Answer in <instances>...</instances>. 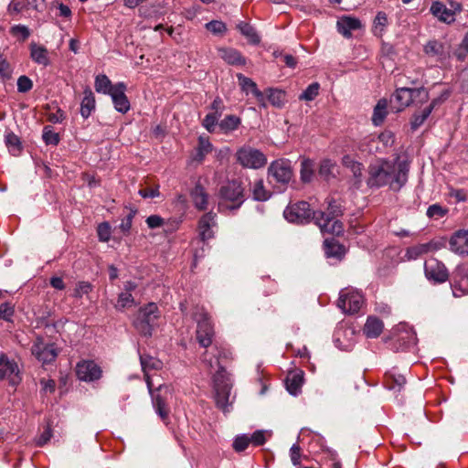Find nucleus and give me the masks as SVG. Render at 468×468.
I'll list each match as a JSON object with an SVG mask.
<instances>
[{
	"label": "nucleus",
	"instance_id": "f257e3e1",
	"mask_svg": "<svg viewBox=\"0 0 468 468\" xmlns=\"http://www.w3.org/2000/svg\"><path fill=\"white\" fill-rule=\"evenodd\" d=\"M409 170V163L399 157L393 161L378 159L368 166L367 184L376 188L388 186L393 191H399L408 181Z\"/></svg>",
	"mask_w": 468,
	"mask_h": 468
},
{
	"label": "nucleus",
	"instance_id": "f03ea898",
	"mask_svg": "<svg viewBox=\"0 0 468 468\" xmlns=\"http://www.w3.org/2000/svg\"><path fill=\"white\" fill-rule=\"evenodd\" d=\"M141 365L144 372V378L147 388L152 396V401L156 413L162 420H166L169 415V408L167 400L172 398V388L167 385H160L154 391L153 390V383L149 371L151 369H159L162 362L151 356H141Z\"/></svg>",
	"mask_w": 468,
	"mask_h": 468
},
{
	"label": "nucleus",
	"instance_id": "7ed1b4c3",
	"mask_svg": "<svg viewBox=\"0 0 468 468\" xmlns=\"http://www.w3.org/2000/svg\"><path fill=\"white\" fill-rule=\"evenodd\" d=\"M218 210H235L245 201V188L238 180L228 181L218 191Z\"/></svg>",
	"mask_w": 468,
	"mask_h": 468
},
{
	"label": "nucleus",
	"instance_id": "20e7f679",
	"mask_svg": "<svg viewBox=\"0 0 468 468\" xmlns=\"http://www.w3.org/2000/svg\"><path fill=\"white\" fill-rule=\"evenodd\" d=\"M417 98L420 102L429 98L428 91L423 89L400 88L398 89L390 100V109L395 112H402L410 106Z\"/></svg>",
	"mask_w": 468,
	"mask_h": 468
},
{
	"label": "nucleus",
	"instance_id": "39448f33",
	"mask_svg": "<svg viewBox=\"0 0 468 468\" xmlns=\"http://www.w3.org/2000/svg\"><path fill=\"white\" fill-rule=\"evenodd\" d=\"M159 317L160 312L157 305L154 303H150L139 309L133 325L141 335L150 336L154 328L157 325Z\"/></svg>",
	"mask_w": 468,
	"mask_h": 468
},
{
	"label": "nucleus",
	"instance_id": "423d86ee",
	"mask_svg": "<svg viewBox=\"0 0 468 468\" xmlns=\"http://www.w3.org/2000/svg\"><path fill=\"white\" fill-rule=\"evenodd\" d=\"M193 318L197 322V340L202 347H208L213 342L215 335L214 327L210 322V317L203 307H197L193 314Z\"/></svg>",
	"mask_w": 468,
	"mask_h": 468
},
{
	"label": "nucleus",
	"instance_id": "0eeeda50",
	"mask_svg": "<svg viewBox=\"0 0 468 468\" xmlns=\"http://www.w3.org/2000/svg\"><path fill=\"white\" fill-rule=\"evenodd\" d=\"M231 388L232 383L229 375L223 367H219V370L214 376L215 399L217 406L224 411L229 407Z\"/></svg>",
	"mask_w": 468,
	"mask_h": 468
},
{
	"label": "nucleus",
	"instance_id": "6e6552de",
	"mask_svg": "<svg viewBox=\"0 0 468 468\" xmlns=\"http://www.w3.org/2000/svg\"><path fill=\"white\" fill-rule=\"evenodd\" d=\"M237 162L245 168L259 169L267 164L266 155L259 149L243 145L236 152Z\"/></svg>",
	"mask_w": 468,
	"mask_h": 468
},
{
	"label": "nucleus",
	"instance_id": "1a4fd4ad",
	"mask_svg": "<svg viewBox=\"0 0 468 468\" xmlns=\"http://www.w3.org/2000/svg\"><path fill=\"white\" fill-rule=\"evenodd\" d=\"M364 304L363 295L356 290L346 288L340 292L337 306L346 314L357 313Z\"/></svg>",
	"mask_w": 468,
	"mask_h": 468
},
{
	"label": "nucleus",
	"instance_id": "9d476101",
	"mask_svg": "<svg viewBox=\"0 0 468 468\" xmlns=\"http://www.w3.org/2000/svg\"><path fill=\"white\" fill-rule=\"evenodd\" d=\"M316 212L317 211H312L307 202L299 201L288 205L283 215L290 222L303 224L309 222L311 218L314 220V213Z\"/></svg>",
	"mask_w": 468,
	"mask_h": 468
},
{
	"label": "nucleus",
	"instance_id": "9b49d317",
	"mask_svg": "<svg viewBox=\"0 0 468 468\" xmlns=\"http://www.w3.org/2000/svg\"><path fill=\"white\" fill-rule=\"evenodd\" d=\"M31 353L43 365L54 362L58 355L55 344L46 342L40 337L33 343Z\"/></svg>",
	"mask_w": 468,
	"mask_h": 468
},
{
	"label": "nucleus",
	"instance_id": "f8f14e48",
	"mask_svg": "<svg viewBox=\"0 0 468 468\" xmlns=\"http://www.w3.org/2000/svg\"><path fill=\"white\" fill-rule=\"evenodd\" d=\"M425 276L434 283H442L449 278L445 265L435 258H430L424 264Z\"/></svg>",
	"mask_w": 468,
	"mask_h": 468
},
{
	"label": "nucleus",
	"instance_id": "ddd939ff",
	"mask_svg": "<svg viewBox=\"0 0 468 468\" xmlns=\"http://www.w3.org/2000/svg\"><path fill=\"white\" fill-rule=\"evenodd\" d=\"M269 176L277 183L286 185L292 177V170L288 160H277L269 166Z\"/></svg>",
	"mask_w": 468,
	"mask_h": 468
},
{
	"label": "nucleus",
	"instance_id": "4468645a",
	"mask_svg": "<svg viewBox=\"0 0 468 468\" xmlns=\"http://www.w3.org/2000/svg\"><path fill=\"white\" fill-rule=\"evenodd\" d=\"M314 221L324 233L326 232L338 236L344 231L342 222L335 218H330L329 216H325L324 212L317 211L314 213Z\"/></svg>",
	"mask_w": 468,
	"mask_h": 468
},
{
	"label": "nucleus",
	"instance_id": "2eb2a0df",
	"mask_svg": "<svg viewBox=\"0 0 468 468\" xmlns=\"http://www.w3.org/2000/svg\"><path fill=\"white\" fill-rule=\"evenodd\" d=\"M0 379H7L12 386L21 381L17 364L5 355H0Z\"/></svg>",
	"mask_w": 468,
	"mask_h": 468
},
{
	"label": "nucleus",
	"instance_id": "dca6fc26",
	"mask_svg": "<svg viewBox=\"0 0 468 468\" xmlns=\"http://www.w3.org/2000/svg\"><path fill=\"white\" fill-rule=\"evenodd\" d=\"M76 373L83 381H94L101 377V367L93 361L83 360L77 364Z\"/></svg>",
	"mask_w": 468,
	"mask_h": 468
},
{
	"label": "nucleus",
	"instance_id": "f3484780",
	"mask_svg": "<svg viewBox=\"0 0 468 468\" xmlns=\"http://www.w3.org/2000/svg\"><path fill=\"white\" fill-rule=\"evenodd\" d=\"M450 95L448 90H444L441 96L433 99L430 105L425 107L420 112H415L411 119L412 130H417L420 125L423 124L425 120L430 116L434 107L444 101Z\"/></svg>",
	"mask_w": 468,
	"mask_h": 468
},
{
	"label": "nucleus",
	"instance_id": "a211bd4d",
	"mask_svg": "<svg viewBox=\"0 0 468 468\" xmlns=\"http://www.w3.org/2000/svg\"><path fill=\"white\" fill-rule=\"evenodd\" d=\"M126 85L123 82L115 84V89L112 90V97L114 108L116 111L125 113L130 109V101L125 95Z\"/></svg>",
	"mask_w": 468,
	"mask_h": 468
},
{
	"label": "nucleus",
	"instance_id": "6ab92c4d",
	"mask_svg": "<svg viewBox=\"0 0 468 468\" xmlns=\"http://www.w3.org/2000/svg\"><path fill=\"white\" fill-rule=\"evenodd\" d=\"M450 249L459 255H468V230H458L451 237Z\"/></svg>",
	"mask_w": 468,
	"mask_h": 468
},
{
	"label": "nucleus",
	"instance_id": "aec40b11",
	"mask_svg": "<svg viewBox=\"0 0 468 468\" xmlns=\"http://www.w3.org/2000/svg\"><path fill=\"white\" fill-rule=\"evenodd\" d=\"M216 226V214L206 213L198 221V232L201 239L206 241L213 237L212 228Z\"/></svg>",
	"mask_w": 468,
	"mask_h": 468
},
{
	"label": "nucleus",
	"instance_id": "412c9836",
	"mask_svg": "<svg viewBox=\"0 0 468 468\" xmlns=\"http://www.w3.org/2000/svg\"><path fill=\"white\" fill-rule=\"evenodd\" d=\"M443 245L438 241H430L427 243L418 244L407 250V256L410 260H415L423 254L433 252L441 249Z\"/></svg>",
	"mask_w": 468,
	"mask_h": 468
},
{
	"label": "nucleus",
	"instance_id": "4be33fe9",
	"mask_svg": "<svg viewBox=\"0 0 468 468\" xmlns=\"http://www.w3.org/2000/svg\"><path fill=\"white\" fill-rule=\"evenodd\" d=\"M218 54L226 63L233 66H242L246 64V58L241 53L233 48H218Z\"/></svg>",
	"mask_w": 468,
	"mask_h": 468
},
{
	"label": "nucleus",
	"instance_id": "5701e85b",
	"mask_svg": "<svg viewBox=\"0 0 468 468\" xmlns=\"http://www.w3.org/2000/svg\"><path fill=\"white\" fill-rule=\"evenodd\" d=\"M457 289L462 292L468 293V262L459 265L454 272V294H456Z\"/></svg>",
	"mask_w": 468,
	"mask_h": 468
},
{
	"label": "nucleus",
	"instance_id": "b1692460",
	"mask_svg": "<svg viewBox=\"0 0 468 468\" xmlns=\"http://www.w3.org/2000/svg\"><path fill=\"white\" fill-rule=\"evenodd\" d=\"M337 30L345 37H351V31L361 27V22L356 17L344 16L340 17L336 23Z\"/></svg>",
	"mask_w": 468,
	"mask_h": 468
},
{
	"label": "nucleus",
	"instance_id": "393cba45",
	"mask_svg": "<svg viewBox=\"0 0 468 468\" xmlns=\"http://www.w3.org/2000/svg\"><path fill=\"white\" fill-rule=\"evenodd\" d=\"M405 384V377L398 373L396 370H392L386 373L384 385L388 389L392 390L395 393H398L401 391Z\"/></svg>",
	"mask_w": 468,
	"mask_h": 468
},
{
	"label": "nucleus",
	"instance_id": "a878e982",
	"mask_svg": "<svg viewBox=\"0 0 468 468\" xmlns=\"http://www.w3.org/2000/svg\"><path fill=\"white\" fill-rule=\"evenodd\" d=\"M423 51L427 56L434 58L438 61L444 59L447 56L443 43L436 39L428 41L423 47Z\"/></svg>",
	"mask_w": 468,
	"mask_h": 468
},
{
	"label": "nucleus",
	"instance_id": "bb28decb",
	"mask_svg": "<svg viewBox=\"0 0 468 468\" xmlns=\"http://www.w3.org/2000/svg\"><path fill=\"white\" fill-rule=\"evenodd\" d=\"M431 13L437 17L441 22L451 24L454 22V11L447 8L441 2H434L431 6Z\"/></svg>",
	"mask_w": 468,
	"mask_h": 468
},
{
	"label": "nucleus",
	"instance_id": "cd10ccee",
	"mask_svg": "<svg viewBox=\"0 0 468 468\" xmlns=\"http://www.w3.org/2000/svg\"><path fill=\"white\" fill-rule=\"evenodd\" d=\"M384 328L383 322L376 316H368L363 327V333L368 338H377Z\"/></svg>",
	"mask_w": 468,
	"mask_h": 468
},
{
	"label": "nucleus",
	"instance_id": "c85d7f7f",
	"mask_svg": "<svg viewBox=\"0 0 468 468\" xmlns=\"http://www.w3.org/2000/svg\"><path fill=\"white\" fill-rule=\"evenodd\" d=\"M237 77L239 81V85L241 86V89L247 92L250 91L256 97L257 101L261 104L265 106V102H264L265 96H264L263 92H261L257 88V84L251 79L245 77L244 75H242L240 73L238 74Z\"/></svg>",
	"mask_w": 468,
	"mask_h": 468
},
{
	"label": "nucleus",
	"instance_id": "c756f323",
	"mask_svg": "<svg viewBox=\"0 0 468 468\" xmlns=\"http://www.w3.org/2000/svg\"><path fill=\"white\" fill-rule=\"evenodd\" d=\"M190 196L197 209L202 211L207 208L208 194L200 184L195 186Z\"/></svg>",
	"mask_w": 468,
	"mask_h": 468
},
{
	"label": "nucleus",
	"instance_id": "7c9ffc66",
	"mask_svg": "<svg viewBox=\"0 0 468 468\" xmlns=\"http://www.w3.org/2000/svg\"><path fill=\"white\" fill-rule=\"evenodd\" d=\"M30 49V58L32 60L39 65L44 67L49 64L48 51V49L41 45H37L36 43H31L29 46Z\"/></svg>",
	"mask_w": 468,
	"mask_h": 468
},
{
	"label": "nucleus",
	"instance_id": "2f4dec72",
	"mask_svg": "<svg viewBox=\"0 0 468 468\" xmlns=\"http://www.w3.org/2000/svg\"><path fill=\"white\" fill-rule=\"evenodd\" d=\"M303 377L302 372H291L288 374L285 384L286 388L292 395H296L303 385Z\"/></svg>",
	"mask_w": 468,
	"mask_h": 468
},
{
	"label": "nucleus",
	"instance_id": "473e14b6",
	"mask_svg": "<svg viewBox=\"0 0 468 468\" xmlns=\"http://www.w3.org/2000/svg\"><path fill=\"white\" fill-rule=\"evenodd\" d=\"M95 109V98L90 88L85 89L84 97L80 104V114L87 119Z\"/></svg>",
	"mask_w": 468,
	"mask_h": 468
},
{
	"label": "nucleus",
	"instance_id": "72a5a7b5",
	"mask_svg": "<svg viewBox=\"0 0 468 468\" xmlns=\"http://www.w3.org/2000/svg\"><path fill=\"white\" fill-rule=\"evenodd\" d=\"M237 27L250 44L257 45L261 42L260 36L250 24L241 21L237 25Z\"/></svg>",
	"mask_w": 468,
	"mask_h": 468
},
{
	"label": "nucleus",
	"instance_id": "f704fd0d",
	"mask_svg": "<svg viewBox=\"0 0 468 468\" xmlns=\"http://www.w3.org/2000/svg\"><path fill=\"white\" fill-rule=\"evenodd\" d=\"M216 353L214 355L215 358L209 357V353L206 351L203 354V361L209 367H214L215 366H218L219 367H222L219 366V359L224 357L228 358L230 353L223 348H218V346H215Z\"/></svg>",
	"mask_w": 468,
	"mask_h": 468
},
{
	"label": "nucleus",
	"instance_id": "c9c22d12",
	"mask_svg": "<svg viewBox=\"0 0 468 468\" xmlns=\"http://www.w3.org/2000/svg\"><path fill=\"white\" fill-rule=\"evenodd\" d=\"M387 108V100L382 99L378 101L377 105L374 108V112L372 116V122L375 125H379L384 122L386 115L388 113Z\"/></svg>",
	"mask_w": 468,
	"mask_h": 468
},
{
	"label": "nucleus",
	"instance_id": "e433bc0d",
	"mask_svg": "<svg viewBox=\"0 0 468 468\" xmlns=\"http://www.w3.org/2000/svg\"><path fill=\"white\" fill-rule=\"evenodd\" d=\"M115 89V85L112 84V81L106 75H98L95 79V90L97 92L111 95L112 90Z\"/></svg>",
	"mask_w": 468,
	"mask_h": 468
},
{
	"label": "nucleus",
	"instance_id": "4c0bfd02",
	"mask_svg": "<svg viewBox=\"0 0 468 468\" xmlns=\"http://www.w3.org/2000/svg\"><path fill=\"white\" fill-rule=\"evenodd\" d=\"M336 165L330 159H324L321 162L319 166V176L324 180L328 181L335 177V170Z\"/></svg>",
	"mask_w": 468,
	"mask_h": 468
},
{
	"label": "nucleus",
	"instance_id": "58836bf2",
	"mask_svg": "<svg viewBox=\"0 0 468 468\" xmlns=\"http://www.w3.org/2000/svg\"><path fill=\"white\" fill-rule=\"evenodd\" d=\"M253 198L257 201H266L271 197L268 190L265 189L263 180H256L251 186Z\"/></svg>",
	"mask_w": 468,
	"mask_h": 468
},
{
	"label": "nucleus",
	"instance_id": "ea45409f",
	"mask_svg": "<svg viewBox=\"0 0 468 468\" xmlns=\"http://www.w3.org/2000/svg\"><path fill=\"white\" fill-rule=\"evenodd\" d=\"M240 124V119L236 115H227L220 122L219 128L225 133L235 131Z\"/></svg>",
	"mask_w": 468,
	"mask_h": 468
},
{
	"label": "nucleus",
	"instance_id": "a19ab883",
	"mask_svg": "<svg viewBox=\"0 0 468 468\" xmlns=\"http://www.w3.org/2000/svg\"><path fill=\"white\" fill-rule=\"evenodd\" d=\"M270 103L275 107H282L285 102V93L278 89H269L266 91Z\"/></svg>",
	"mask_w": 468,
	"mask_h": 468
},
{
	"label": "nucleus",
	"instance_id": "79ce46f5",
	"mask_svg": "<svg viewBox=\"0 0 468 468\" xmlns=\"http://www.w3.org/2000/svg\"><path fill=\"white\" fill-rule=\"evenodd\" d=\"M324 250L327 257H339L344 253V247L334 239H325Z\"/></svg>",
	"mask_w": 468,
	"mask_h": 468
},
{
	"label": "nucleus",
	"instance_id": "37998d69",
	"mask_svg": "<svg viewBox=\"0 0 468 468\" xmlns=\"http://www.w3.org/2000/svg\"><path fill=\"white\" fill-rule=\"evenodd\" d=\"M314 175V164L311 160L305 159L301 165V179L304 183H309Z\"/></svg>",
	"mask_w": 468,
	"mask_h": 468
},
{
	"label": "nucleus",
	"instance_id": "c03bdc74",
	"mask_svg": "<svg viewBox=\"0 0 468 468\" xmlns=\"http://www.w3.org/2000/svg\"><path fill=\"white\" fill-rule=\"evenodd\" d=\"M212 149H213V146H212L211 143L209 142L208 138L200 136L198 138L197 159L198 161H202L206 154L212 152Z\"/></svg>",
	"mask_w": 468,
	"mask_h": 468
},
{
	"label": "nucleus",
	"instance_id": "a18cd8bd",
	"mask_svg": "<svg viewBox=\"0 0 468 468\" xmlns=\"http://www.w3.org/2000/svg\"><path fill=\"white\" fill-rule=\"evenodd\" d=\"M134 304V299L131 292H122L118 296V301L116 304L117 310H123L126 307H131Z\"/></svg>",
	"mask_w": 468,
	"mask_h": 468
},
{
	"label": "nucleus",
	"instance_id": "49530a36",
	"mask_svg": "<svg viewBox=\"0 0 468 468\" xmlns=\"http://www.w3.org/2000/svg\"><path fill=\"white\" fill-rule=\"evenodd\" d=\"M42 138L47 144L57 145L59 142L58 133L53 131L51 126H45Z\"/></svg>",
	"mask_w": 468,
	"mask_h": 468
},
{
	"label": "nucleus",
	"instance_id": "de8ad7c7",
	"mask_svg": "<svg viewBox=\"0 0 468 468\" xmlns=\"http://www.w3.org/2000/svg\"><path fill=\"white\" fill-rule=\"evenodd\" d=\"M388 25V16L384 12H378L374 19L375 34L381 35Z\"/></svg>",
	"mask_w": 468,
	"mask_h": 468
},
{
	"label": "nucleus",
	"instance_id": "09e8293b",
	"mask_svg": "<svg viewBox=\"0 0 468 468\" xmlns=\"http://www.w3.org/2000/svg\"><path fill=\"white\" fill-rule=\"evenodd\" d=\"M206 28L210 31L212 34L217 36H223L227 31V27L225 23L218 20H212L206 24Z\"/></svg>",
	"mask_w": 468,
	"mask_h": 468
},
{
	"label": "nucleus",
	"instance_id": "8fccbe9b",
	"mask_svg": "<svg viewBox=\"0 0 468 468\" xmlns=\"http://www.w3.org/2000/svg\"><path fill=\"white\" fill-rule=\"evenodd\" d=\"M5 144L9 151L13 154H17L20 152V141L19 138L13 133H8L5 136Z\"/></svg>",
	"mask_w": 468,
	"mask_h": 468
},
{
	"label": "nucleus",
	"instance_id": "3c124183",
	"mask_svg": "<svg viewBox=\"0 0 468 468\" xmlns=\"http://www.w3.org/2000/svg\"><path fill=\"white\" fill-rule=\"evenodd\" d=\"M319 88L320 86L317 82L310 84L300 95V100L313 101L318 95Z\"/></svg>",
	"mask_w": 468,
	"mask_h": 468
},
{
	"label": "nucleus",
	"instance_id": "603ef678",
	"mask_svg": "<svg viewBox=\"0 0 468 468\" xmlns=\"http://www.w3.org/2000/svg\"><path fill=\"white\" fill-rule=\"evenodd\" d=\"M10 32L13 36L20 37L22 41H25L30 36L28 27L23 25H16L12 27Z\"/></svg>",
	"mask_w": 468,
	"mask_h": 468
},
{
	"label": "nucleus",
	"instance_id": "864d4df0",
	"mask_svg": "<svg viewBox=\"0 0 468 468\" xmlns=\"http://www.w3.org/2000/svg\"><path fill=\"white\" fill-rule=\"evenodd\" d=\"M99 239L102 242H106L111 238V226L108 222H102L98 226L97 229Z\"/></svg>",
	"mask_w": 468,
	"mask_h": 468
},
{
	"label": "nucleus",
	"instance_id": "5fc2aeb1",
	"mask_svg": "<svg viewBox=\"0 0 468 468\" xmlns=\"http://www.w3.org/2000/svg\"><path fill=\"white\" fill-rule=\"evenodd\" d=\"M447 212H448V209L443 208L441 206H440L438 204H433L428 207L427 216L429 218H442L443 216H445L447 214Z\"/></svg>",
	"mask_w": 468,
	"mask_h": 468
},
{
	"label": "nucleus",
	"instance_id": "6e6d98bb",
	"mask_svg": "<svg viewBox=\"0 0 468 468\" xmlns=\"http://www.w3.org/2000/svg\"><path fill=\"white\" fill-rule=\"evenodd\" d=\"M90 291H91V284L90 282H80L76 285L73 296L76 298H81L83 295L88 294Z\"/></svg>",
	"mask_w": 468,
	"mask_h": 468
},
{
	"label": "nucleus",
	"instance_id": "4d7b16f0",
	"mask_svg": "<svg viewBox=\"0 0 468 468\" xmlns=\"http://www.w3.org/2000/svg\"><path fill=\"white\" fill-rule=\"evenodd\" d=\"M250 443V439L247 435H240L236 437L233 442V448L236 452L244 451Z\"/></svg>",
	"mask_w": 468,
	"mask_h": 468
},
{
	"label": "nucleus",
	"instance_id": "13d9d810",
	"mask_svg": "<svg viewBox=\"0 0 468 468\" xmlns=\"http://www.w3.org/2000/svg\"><path fill=\"white\" fill-rule=\"evenodd\" d=\"M218 115L215 113H208L204 118L202 124L209 132L212 133L215 130L216 124L218 123Z\"/></svg>",
	"mask_w": 468,
	"mask_h": 468
},
{
	"label": "nucleus",
	"instance_id": "bf43d9fd",
	"mask_svg": "<svg viewBox=\"0 0 468 468\" xmlns=\"http://www.w3.org/2000/svg\"><path fill=\"white\" fill-rule=\"evenodd\" d=\"M32 87H33V82L28 77L23 75L18 78L17 90L19 92H23V93L27 92L32 89Z\"/></svg>",
	"mask_w": 468,
	"mask_h": 468
},
{
	"label": "nucleus",
	"instance_id": "052dcab7",
	"mask_svg": "<svg viewBox=\"0 0 468 468\" xmlns=\"http://www.w3.org/2000/svg\"><path fill=\"white\" fill-rule=\"evenodd\" d=\"M14 314V307L8 303H5L0 305V318L9 321Z\"/></svg>",
	"mask_w": 468,
	"mask_h": 468
},
{
	"label": "nucleus",
	"instance_id": "680f3d73",
	"mask_svg": "<svg viewBox=\"0 0 468 468\" xmlns=\"http://www.w3.org/2000/svg\"><path fill=\"white\" fill-rule=\"evenodd\" d=\"M135 211H130L125 218L122 220L119 228L123 233H128L130 231Z\"/></svg>",
	"mask_w": 468,
	"mask_h": 468
},
{
	"label": "nucleus",
	"instance_id": "e2e57ef3",
	"mask_svg": "<svg viewBox=\"0 0 468 468\" xmlns=\"http://www.w3.org/2000/svg\"><path fill=\"white\" fill-rule=\"evenodd\" d=\"M250 442L255 446H260L265 443L266 441V436L264 431H256L253 432V434L250 437Z\"/></svg>",
	"mask_w": 468,
	"mask_h": 468
},
{
	"label": "nucleus",
	"instance_id": "0e129e2a",
	"mask_svg": "<svg viewBox=\"0 0 468 468\" xmlns=\"http://www.w3.org/2000/svg\"><path fill=\"white\" fill-rule=\"evenodd\" d=\"M292 463L294 466L300 465L301 447L298 444H293L290 450Z\"/></svg>",
	"mask_w": 468,
	"mask_h": 468
},
{
	"label": "nucleus",
	"instance_id": "69168bd1",
	"mask_svg": "<svg viewBox=\"0 0 468 468\" xmlns=\"http://www.w3.org/2000/svg\"><path fill=\"white\" fill-rule=\"evenodd\" d=\"M146 224L150 229H156L164 224V218L158 215H151L146 218Z\"/></svg>",
	"mask_w": 468,
	"mask_h": 468
},
{
	"label": "nucleus",
	"instance_id": "338daca9",
	"mask_svg": "<svg viewBox=\"0 0 468 468\" xmlns=\"http://www.w3.org/2000/svg\"><path fill=\"white\" fill-rule=\"evenodd\" d=\"M139 195L144 198H154L160 195L159 186H156L154 188H144L139 190Z\"/></svg>",
	"mask_w": 468,
	"mask_h": 468
},
{
	"label": "nucleus",
	"instance_id": "774afa93",
	"mask_svg": "<svg viewBox=\"0 0 468 468\" xmlns=\"http://www.w3.org/2000/svg\"><path fill=\"white\" fill-rule=\"evenodd\" d=\"M26 5L25 0H13L8 5V12L10 14L21 12Z\"/></svg>",
	"mask_w": 468,
	"mask_h": 468
}]
</instances>
